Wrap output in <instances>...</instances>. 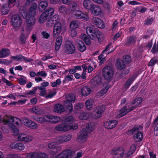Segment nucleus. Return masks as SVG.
Returning <instances> with one entry per match:
<instances>
[{
  "label": "nucleus",
  "mask_w": 158,
  "mask_h": 158,
  "mask_svg": "<svg viewBox=\"0 0 158 158\" xmlns=\"http://www.w3.org/2000/svg\"><path fill=\"white\" fill-rule=\"evenodd\" d=\"M118 122L116 120H110L105 122V127L108 129H111L114 128L118 124Z\"/></svg>",
  "instance_id": "aec40b11"
},
{
  "label": "nucleus",
  "mask_w": 158,
  "mask_h": 158,
  "mask_svg": "<svg viewBox=\"0 0 158 158\" xmlns=\"http://www.w3.org/2000/svg\"><path fill=\"white\" fill-rule=\"evenodd\" d=\"M53 111L54 112L58 113H61L65 111V109L63 105L59 104H57L54 106Z\"/></svg>",
  "instance_id": "bb28decb"
},
{
  "label": "nucleus",
  "mask_w": 158,
  "mask_h": 158,
  "mask_svg": "<svg viewBox=\"0 0 158 158\" xmlns=\"http://www.w3.org/2000/svg\"><path fill=\"white\" fill-rule=\"evenodd\" d=\"M134 79L132 77L128 79L123 86V89L124 91L127 90L129 88Z\"/></svg>",
  "instance_id": "c756f323"
},
{
  "label": "nucleus",
  "mask_w": 158,
  "mask_h": 158,
  "mask_svg": "<svg viewBox=\"0 0 158 158\" xmlns=\"http://www.w3.org/2000/svg\"><path fill=\"white\" fill-rule=\"evenodd\" d=\"M28 33L26 35L23 33H21L20 36V40L21 41V44H24L26 43V39L28 36L29 33L27 32Z\"/></svg>",
  "instance_id": "a18cd8bd"
},
{
  "label": "nucleus",
  "mask_w": 158,
  "mask_h": 158,
  "mask_svg": "<svg viewBox=\"0 0 158 158\" xmlns=\"http://www.w3.org/2000/svg\"><path fill=\"white\" fill-rule=\"evenodd\" d=\"M142 99L141 98L139 97L135 98L133 101L132 103V106L130 107L127 109V106H124L120 110L119 114L117 115V117L119 118L124 116L128 113L133 110L135 108H137L142 102Z\"/></svg>",
  "instance_id": "f257e3e1"
},
{
  "label": "nucleus",
  "mask_w": 158,
  "mask_h": 158,
  "mask_svg": "<svg viewBox=\"0 0 158 158\" xmlns=\"http://www.w3.org/2000/svg\"><path fill=\"white\" fill-rule=\"evenodd\" d=\"M11 7L9 4H5L2 5V15H7L9 12L10 8Z\"/></svg>",
  "instance_id": "7c9ffc66"
},
{
  "label": "nucleus",
  "mask_w": 158,
  "mask_h": 158,
  "mask_svg": "<svg viewBox=\"0 0 158 158\" xmlns=\"http://www.w3.org/2000/svg\"><path fill=\"white\" fill-rule=\"evenodd\" d=\"M72 14L78 19H82L85 20L87 21L89 19V17L87 14H85L78 10H77L76 11H74L73 12Z\"/></svg>",
  "instance_id": "ddd939ff"
},
{
  "label": "nucleus",
  "mask_w": 158,
  "mask_h": 158,
  "mask_svg": "<svg viewBox=\"0 0 158 158\" xmlns=\"http://www.w3.org/2000/svg\"><path fill=\"white\" fill-rule=\"evenodd\" d=\"M84 104L82 103H78L75 106V108L78 110L81 109L83 106Z\"/></svg>",
  "instance_id": "69168bd1"
},
{
  "label": "nucleus",
  "mask_w": 158,
  "mask_h": 158,
  "mask_svg": "<svg viewBox=\"0 0 158 158\" xmlns=\"http://www.w3.org/2000/svg\"><path fill=\"white\" fill-rule=\"evenodd\" d=\"M41 35L43 38L44 39H48L50 36V34L46 31H43L41 33Z\"/></svg>",
  "instance_id": "bf43d9fd"
},
{
  "label": "nucleus",
  "mask_w": 158,
  "mask_h": 158,
  "mask_svg": "<svg viewBox=\"0 0 158 158\" xmlns=\"http://www.w3.org/2000/svg\"><path fill=\"white\" fill-rule=\"evenodd\" d=\"M48 147L54 150L52 151L53 153L52 152L51 153V154L52 155L59 152L60 150V148H57L56 143L54 142L49 143L48 145Z\"/></svg>",
  "instance_id": "393cba45"
},
{
  "label": "nucleus",
  "mask_w": 158,
  "mask_h": 158,
  "mask_svg": "<svg viewBox=\"0 0 158 158\" xmlns=\"http://www.w3.org/2000/svg\"><path fill=\"white\" fill-rule=\"evenodd\" d=\"M10 54V50L8 48H3L0 50V58H3L8 56Z\"/></svg>",
  "instance_id": "c85d7f7f"
},
{
  "label": "nucleus",
  "mask_w": 158,
  "mask_h": 158,
  "mask_svg": "<svg viewBox=\"0 0 158 158\" xmlns=\"http://www.w3.org/2000/svg\"><path fill=\"white\" fill-rule=\"evenodd\" d=\"M94 102V100L92 99L87 100L85 102V106L87 109L90 110L92 107V105Z\"/></svg>",
  "instance_id": "c03bdc74"
},
{
  "label": "nucleus",
  "mask_w": 158,
  "mask_h": 158,
  "mask_svg": "<svg viewBox=\"0 0 158 158\" xmlns=\"http://www.w3.org/2000/svg\"><path fill=\"white\" fill-rule=\"evenodd\" d=\"M124 148L120 147L113 149L111 153L114 158H122L124 155Z\"/></svg>",
  "instance_id": "0eeeda50"
},
{
  "label": "nucleus",
  "mask_w": 158,
  "mask_h": 158,
  "mask_svg": "<svg viewBox=\"0 0 158 158\" xmlns=\"http://www.w3.org/2000/svg\"><path fill=\"white\" fill-rule=\"evenodd\" d=\"M46 13V12L45 13L44 12L41 14L39 19V22L40 23H44L45 21L49 18V16Z\"/></svg>",
  "instance_id": "f704fd0d"
},
{
  "label": "nucleus",
  "mask_w": 158,
  "mask_h": 158,
  "mask_svg": "<svg viewBox=\"0 0 158 158\" xmlns=\"http://www.w3.org/2000/svg\"><path fill=\"white\" fill-rule=\"evenodd\" d=\"M114 74V69L111 67L106 66L102 70V75L106 80L110 81L112 79Z\"/></svg>",
  "instance_id": "423d86ee"
},
{
  "label": "nucleus",
  "mask_w": 158,
  "mask_h": 158,
  "mask_svg": "<svg viewBox=\"0 0 158 158\" xmlns=\"http://www.w3.org/2000/svg\"><path fill=\"white\" fill-rule=\"evenodd\" d=\"M79 24L78 21L75 20L73 21L70 24V27L71 29H76L78 27Z\"/></svg>",
  "instance_id": "37998d69"
},
{
  "label": "nucleus",
  "mask_w": 158,
  "mask_h": 158,
  "mask_svg": "<svg viewBox=\"0 0 158 158\" xmlns=\"http://www.w3.org/2000/svg\"><path fill=\"white\" fill-rule=\"evenodd\" d=\"M87 34L91 39L93 40L98 39L99 42H102L103 40V35L102 33L98 29L95 28L94 30L90 27H87L86 29Z\"/></svg>",
  "instance_id": "f03ea898"
},
{
  "label": "nucleus",
  "mask_w": 158,
  "mask_h": 158,
  "mask_svg": "<svg viewBox=\"0 0 158 158\" xmlns=\"http://www.w3.org/2000/svg\"><path fill=\"white\" fill-rule=\"evenodd\" d=\"M37 76H40L43 77H45L47 76V73L44 71H41L37 73Z\"/></svg>",
  "instance_id": "680f3d73"
},
{
  "label": "nucleus",
  "mask_w": 158,
  "mask_h": 158,
  "mask_svg": "<svg viewBox=\"0 0 158 158\" xmlns=\"http://www.w3.org/2000/svg\"><path fill=\"white\" fill-rule=\"evenodd\" d=\"M94 5L92 2L89 0H85L83 3L84 7L86 9L90 10L91 8Z\"/></svg>",
  "instance_id": "e433bc0d"
},
{
  "label": "nucleus",
  "mask_w": 158,
  "mask_h": 158,
  "mask_svg": "<svg viewBox=\"0 0 158 158\" xmlns=\"http://www.w3.org/2000/svg\"><path fill=\"white\" fill-rule=\"evenodd\" d=\"M157 52H158V47L156 46V43H155L151 50V52H152L153 54H154Z\"/></svg>",
  "instance_id": "4d7b16f0"
},
{
  "label": "nucleus",
  "mask_w": 158,
  "mask_h": 158,
  "mask_svg": "<svg viewBox=\"0 0 158 158\" xmlns=\"http://www.w3.org/2000/svg\"><path fill=\"white\" fill-rule=\"evenodd\" d=\"M26 19V23L28 26V27L27 28L26 31L27 32L30 33L32 28L30 27H31L35 24V19L34 16L28 15Z\"/></svg>",
  "instance_id": "6e6552de"
},
{
  "label": "nucleus",
  "mask_w": 158,
  "mask_h": 158,
  "mask_svg": "<svg viewBox=\"0 0 158 158\" xmlns=\"http://www.w3.org/2000/svg\"><path fill=\"white\" fill-rule=\"evenodd\" d=\"M45 13L46 12L47 15L49 16H51L53 15L54 12V10L53 8H48L47 10L44 11Z\"/></svg>",
  "instance_id": "3c124183"
},
{
  "label": "nucleus",
  "mask_w": 158,
  "mask_h": 158,
  "mask_svg": "<svg viewBox=\"0 0 158 158\" xmlns=\"http://www.w3.org/2000/svg\"><path fill=\"white\" fill-rule=\"evenodd\" d=\"M17 149L20 150H23L25 148L24 145L23 143H17Z\"/></svg>",
  "instance_id": "052dcab7"
},
{
  "label": "nucleus",
  "mask_w": 158,
  "mask_h": 158,
  "mask_svg": "<svg viewBox=\"0 0 158 158\" xmlns=\"http://www.w3.org/2000/svg\"><path fill=\"white\" fill-rule=\"evenodd\" d=\"M78 7V5L77 3L76 2H73L71 10L72 13L74 11H76Z\"/></svg>",
  "instance_id": "e2e57ef3"
},
{
  "label": "nucleus",
  "mask_w": 158,
  "mask_h": 158,
  "mask_svg": "<svg viewBox=\"0 0 158 158\" xmlns=\"http://www.w3.org/2000/svg\"><path fill=\"white\" fill-rule=\"evenodd\" d=\"M73 153L71 150H67L62 151L58 155L56 158H72Z\"/></svg>",
  "instance_id": "dca6fc26"
},
{
  "label": "nucleus",
  "mask_w": 158,
  "mask_h": 158,
  "mask_svg": "<svg viewBox=\"0 0 158 158\" xmlns=\"http://www.w3.org/2000/svg\"><path fill=\"white\" fill-rule=\"evenodd\" d=\"M38 88L41 91L39 94L40 96H44L47 94L46 88H44L42 87H38Z\"/></svg>",
  "instance_id": "603ef678"
},
{
  "label": "nucleus",
  "mask_w": 158,
  "mask_h": 158,
  "mask_svg": "<svg viewBox=\"0 0 158 158\" xmlns=\"http://www.w3.org/2000/svg\"><path fill=\"white\" fill-rule=\"evenodd\" d=\"M78 49L81 52H83L86 49V47L83 42L81 41L78 44Z\"/></svg>",
  "instance_id": "de8ad7c7"
},
{
  "label": "nucleus",
  "mask_w": 158,
  "mask_h": 158,
  "mask_svg": "<svg viewBox=\"0 0 158 158\" xmlns=\"http://www.w3.org/2000/svg\"><path fill=\"white\" fill-rule=\"evenodd\" d=\"M71 138L72 135H64L59 137L58 140L61 143L69 141L71 139Z\"/></svg>",
  "instance_id": "c9c22d12"
},
{
  "label": "nucleus",
  "mask_w": 158,
  "mask_h": 158,
  "mask_svg": "<svg viewBox=\"0 0 158 158\" xmlns=\"http://www.w3.org/2000/svg\"><path fill=\"white\" fill-rule=\"evenodd\" d=\"M61 80L60 79H57L56 81L53 82L52 84V87H55L57 86L58 85H59L61 83Z\"/></svg>",
  "instance_id": "13d9d810"
},
{
  "label": "nucleus",
  "mask_w": 158,
  "mask_h": 158,
  "mask_svg": "<svg viewBox=\"0 0 158 158\" xmlns=\"http://www.w3.org/2000/svg\"><path fill=\"white\" fill-rule=\"evenodd\" d=\"M92 23L97 27L101 29H103L105 25L102 20L99 18L93 17L92 19Z\"/></svg>",
  "instance_id": "a211bd4d"
},
{
  "label": "nucleus",
  "mask_w": 158,
  "mask_h": 158,
  "mask_svg": "<svg viewBox=\"0 0 158 158\" xmlns=\"http://www.w3.org/2000/svg\"><path fill=\"white\" fill-rule=\"evenodd\" d=\"M102 83V78L98 76H96L91 80L92 85L94 87H98Z\"/></svg>",
  "instance_id": "b1692460"
},
{
  "label": "nucleus",
  "mask_w": 158,
  "mask_h": 158,
  "mask_svg": "<svg viewBox=\"0 0 158 158\" xmlns=\"http://www.w3.org/2000/svg\"><path fill=\"white\" fill-rule=\"evenodd\" d=\"M123 61L121 59H118L117 60L116 66L119 70H122L126 67V65Z\"/></svg>",
  "instance_id": "2f4dec72"
},
{
  "label": "nucleus",
  "mask_w": 158,
  "mask_h": 158,
  "mask_svg": "<svg viewBox=\"0 0 158 158\" xmlns=\"http://www.w3.org/2000/svg\"><path fill=\"white\" fill-rule=\"evenodd\" d=\"M154 128V134L155 135L158 136V123L155 125Z\"/></svg>",
  "instance_id": "338daca9"
},
{
  "label": "nucleus",
  "mask_w": 158,
  "mask_h": 158,
  "mask_svg": "<svg viewBox=\"0 0 158 158\" xmlns=\"http://www.w3.org/2000/svg\"><path fill=\"white\" fill-rule=\"evenodd\" d=\"M55 129L57 131H66L70 129V127L68 124L63 123L57 125Z\"/></svg>",
  "instance_id": "f3484780"
},
{
  "label": "nucleus",
  "mask_w": 158,
  "mask_h": 158,
  "mask_svg": "<svg viewBox=\"0 0 158 158\" xmlns=\"http://www.w3.org/2000/svg\"><path fill=\"white\" fill-rule=\"evenodd\" d=\"M48 115H45L43 117H39L36 119V121L40 124H43L45 122H48Z\"/></svg>",
  "instance_id": "a19ab883"
},
{
  "label": "nucleus",
  "mask_w": 158,
  "mask_h": 158,
  "mask_svg": "<svg viewBox=\"0 0 158 158\" xmlns=\"http://www.w3.org/2000/svg\"><path fill=\"white\" fill-rule=\"evenodd\" d=\"M95 127L94 124V123H90L88 124V127L84 129L90 133L94 130Z\"/></svg>",
  "instance_id": "79ce46f5"
},
{
  "label": "nucleus",
  "mask_w": 158,
  "mask_h": 158,
  "mask_svg": "<svg viewBox=\"0 0 158 158\" xmlns=\"http://www.w3.org/2000/svg\"><path fill=\"white\" fill-rule=\"evenodd\" d=\"M65 100L64 101V105L69 110V112L72 111L73 110V105L71 102L75 101L76 97L74 94H68L65 97Z\"/></svg>",
  "instance_id": "20e7f679"
},
{
  "label": "nucleus",
  "mask_w": 158,
  "mask_h": 158,
  "mask_svg": "<svg viewBox=\"0 0 158 158\" xmlns=\"http://www.w3.org/2000/svg\"><path fill=\"white\" fill-rule=\"evenodd\" d=\"M21 123L25 126L31 129H35L38 128V126L35 123L26 118H22Z\"/></svg>",
  "instance_id": "1a4fd4ad"
},
{
  "label": "nucleus",
  "mask_w": 158,
  "mask_h": 158,
  "mask_svg": "<svg viewBox=\"0 0 158 158\" xmlns=\"http://www.w3.org/2000/svg\"><path fill=\"white\" fill-rule=\"evenodd\" d=\"M142 128L141 126H139V127H135L132 130H130L129 132H131L132 133H133L135 131H138Z\"/></svg>",
  "instance_id": "0e129e2a"
},
{
  "label": "nucleus",
  "mask_w": 158,
  "mask_h": 158,
  "mask_svg": "<svg viewBox=\"0 0 158 158\" xmlns=\"http://www.w3.org/2000/svg\"><path fill=\"white\" fill-rule=\"evenodd\" d=\"M123 60L126 63H129L131 61V58L129 56L127 55L123 57Z\"/></svg>",
  "instance_id": "864d4df0"
},
{
  "label": "nucleus",
  "mask_w": 158,
  "mask_h": 158,
  "mask_svg": "<svg viewBox=\"0 0 158 158\" xmlns=\"http://www.w3.org/2000/svg\"><path fill=\"white\" fill-rule=\"evenodd\" d=\"M48 122L53 123H58L60 120V117L57 116H53L48 115Z\"/></svg>",
  "instance_id": "cd10ccee"
},
{
  "label": "nucleus",
  "mask_w": 158,
  "mask_h": 158,
  "mask_svg": "<svg viewBox=\"0 0 158 158\" xmlns=\"http://www.w3.org/2000/svg\"><path fill=\"white\" fill-rule=\"evenodd\" d=\"M8 158H24L20 157L19 156L15 154H10L8 156Z\"/></svg>",
  "instance_id": "774afa93"
},
{
  "label": "nucleus",
  "mask_w": 158,
  "mask_h": 158,
  "mask_svg": "<svg viewBox=\"0 0 158 158\" xmlns=\"http://www.w3.org/2000/svg\"><path fill=\"white\" fill-rule=\"evenodd\" d=\"M58 19V16L54 15L50 18L47 22L46 23V26L48 27H50L53 26V25L57 22V21Z\"/></svg>",
  "instance_id": "5701e85b"
},
{
  "label": "nucleus",
  "mask_w": 158,
  "mask_h": 158,
  "mask_svg": "<svg viewBox=\"0 0 158 158\" xmlns=\"http://www.w3.org/2000/svg\"><path fill=\"white\" fill-rule=\"evenodd\" d=\"M73 118L72 116H69L65 117L64 118L65 123L69 124L73 120Z\"/></svg>",
  "instance_id": "09e8293b"
},
{
  "label": "nucleus",
  "mask_w": 158,
  "mask_h": 158,
  "mask_svg": "<svg viewBox=\"0 0 158 158\" xmlns=\"http://www.w3.org/2000/svg\"><path fill=\"white\" fill-rule=\"evenodd\" d=\"M157 61V60L155 57H153L150 61L149 64V66H152L154 65Z\"/></svg>",
  "instance_id": "6e6d98bb"
},
{
  "label": "nucleus",
  "mask_w": 158,
  "mask_h": 158,
  "mask_svg": "<svg viewBox=\"0 0 158 158\" xmlns=\"http://www.w3.org/2000/svg\"><path fill=\"white\" fill-rule=\"evenodd\" d=\"M48 5L47 2L45 1H41L39 4V10L42 11L46 9Z\"/></svg>",
  "instance_id": "4c0bfd02"
},
{
  "label": "nucleus",
  "mask_w": 158,
  "mask_h": 158,
  "mask_svg": "<svg viewBox=\"0 0 158 158\" xmlns=\"http://www.w3.org/2000/svg\"><path fill=\"white\" fill-rule=\"evenodd\" d=\"M64 50L65 53L68 54L73 53L76 50L75 46L70 42L67 43L65 45Z\"/></svg>",
  "instance_id": "f8f14e48"
},
{
  "label": "nucleus",
  "mask_w": 158,
  "mask_h": 158,
  "mask_svg": "<svg viewBox=\"0 0 158 158\" xmlns=\"http://www.w3.org/2000/svg\"><path fill=\"white\" fill-rule=\"evenodd\" d=\"M62 30L61 24L57 22L55 24L53 29V36L54 38L57 37L60 33Z\"/></svg>",
  "instance_id": "9b49d317"
},
{
  "label": "nucleus",
  "mask_w": 158,
  "mask_h": 158,
  "mask_svg": "<svg viewBox=\"0 0 158 158\" xmlns=\"http://www.w3.org/2000/svg\"><path fill=\"white\" fill-rule=\"evenodd\" d=\"M90 11L91 14L94 16H98L102 13L101 7L94 4L91 7Z\"/></svg>",
  "instance_id": "4468645a"
},
{
  "label": "nucleus",
  "mask_w": 158,
  "mask_h": 158,
  "mask_svg": "<svg viewBox=\"0 0 158 158\" xmlns=\"http://www.w3.org/2000/svg\"><path fill=\"white\" fill-rule=\"evenodd\" d=\"M143 138V134L140 131H138L137 134H135L134 135V139L137 142H139L141 141Z\"/></svg>",
  "instance_id": "58836bf2"
},
{
  "label": "nucleus",
  "mask_w": 158,
  "mask_h": 158,
  "mask_svg": "<svg viewBox=\"0 0 158 158\" xmlns=\"http://www.w3.org/2000/svg\"><path fill=\"white\" fill-rule=\"evenodd\" d=\"M62 42V38L61 36H58L56 39L55 43V49L58 51Z\"/></svg>",
  "instance_id": "473e14b6"
},
{
  "label": "nucleus",
  "mask_w": 158,
  "mask_h": 158,
  "mask_svg": "<svg viewBox=\"0 0 158 158\" xmlns=\"http://www.w3.org/2000/svg\"><path fill=\"white\" fill-rule=\"evenodd\" d=\"M92 91L90 87L88 86H85L80 88L79 92L82 96L85 97L89 95Z\"/></svg>",
  "instance_id": "2eb2a0df"
},
{
  "label": "nucleus",
  "mask_w": 158,
  "mask_h": 158,
  "mask_svg": "<svg viewBox=\"0 0 158 158\" xmlns=\"http://www.w3.org/2000/svg\"><path fill=\"white\" fill-rule=\"evenodd\" d=\"M80 134L78 136V139L82 142H85L90 133L84 128L80 131Z\"/></svg>",
  "instance_id": "4be33fe9"
},
{
  "label": "nucleus",
  "mask_w": 158,
  "mask_h": 158,
  "mask_svg": "<svg viewBox=\"0 0 158 158\" xmlns=\"http://www.w3.org/2000/svg\"><path fill=\"white\" fill-rule=\"evenodd\" d=\"M89 113L83 112L80 114L79 118L81 119L86 120L89 118Z\"/></svg>",
  "instance_id": "49530a36"
},
{
  "label": "nucleus",
  "mask_w": 158,
  "mask_h": 158,
  "mask_svg": "<svg viewBox=\"0 0 158 158\" xmlns=\"http://www.w3.org/2000/svg\"><path fill=\"white\" fill-rule=\"evenodd\" d=\"M106 110L105 106L102 105L98 106L97 108V111L96 114L93 117L95 119H98L101 117L102 114Z\"/></svg>",
  "instance_id": "412c9836"
},
{
  "label": "nucleus",
  "mask_w": 158,
  "mask_h": 158,
  "mask_svg": "<svg viewBox=\"0 0 158 158\" xmlns=\"http://www.w3.org/2000/svg\"><path fill=\"white\" fill-rule=\"evenodd\" d=\"M22 24V19L21 16L14 14L11 18V25L15 29L20 27Z\"/></svg>",
  "instance_id": "39448f33"
},
{
  "label": "nucleus",
  "mask_w": 158,
  "mask_h": 158,
  "mask_svg": "<svg viewBox=\"0 0 158 158\" xmlns=\"http://www.w3.org/2000/svg\"><path fill=\"white\" fill-rule=\"evenodd\" d=\"M110 87L111 86L110 84H108L105 88L101 91L100 93L102 95L105 94Z\"/></svg>",
  "instance_id": "5fc2aeb1"
},
{
  "label": "nucleus",
  "mask_w": 158,
  "mask_h": 158,
  "mask_svg": "<svg viewBox=\"0 0 158 158\" xmlns=\"http://www.w3.org/2000/svg\"><path fill=\"white\" fill-rule=\"evenodd\" d=\"M136 149L135 146V144H133L131 147L130 150L125 154L124 158H127L131 157Z\"/></svg>",
  "instance_id": "72a5a7b5"
},
{
  "label": "nucleus",
  "mask_w": 158,
  "mask_h": 158,
  "mask_svg": "<svg viewBox=\"0 0 158 158\" xmlns=\"http://www.w3.org/2000/svg\"><path fill=\"white\" fill-rule=\"evenodd\" d=\"M3 122L5 124L12 127L15 125L17 126L19 125L21 123V120L15 117L6 116L4 118Z\"/></svg>",
  "instance_id": "7ed1b4c3"
},
{
  "label": "nucleus",
  "mask_w": 158,
  "mask_h": 158,
  "mask_svg": "<svg viewBox=\"0 0 158 158\" xmlns=\"http://www.w3.org/2000/svg\"><path fill=\"white\" fill-rule=\"evenodd\" d=\"M59 10L60 13L64 14H66L69 12V10L64 5H61L59 7Z\"/></svg>",
  "instance_id": "ea45409f"
},
{
  "label": "nucleus",
  "mask_w": 158,
  "mask_h": 158,
  "mask_svg": "<svg viewBox=\"0 0 158 158\" xmlns=\"http://www.w3.org/2000/svg\"><path fill=\"white\" fill-rule=\"evenodd\" d=\"M48 155L44 153L32 152L27 153L26 158H48Z\"/></svg>",
  "instance_id": "9d476101"
},
{
  "label": "nucleus",
  "mask_w": 158,
  "mask_h": 158,
  "mask_svg": "<svg viewBox=\"0 0 158 158\" xmlns=\"http://www.w3.org/2000/svg\"><path fill=\"white\" fill-rule=\"evenodd\" d=\"M136 36L135 35H132L127 38L126 44L128 46L134 44L136 40Z\"/></svg>",
  "instance_id": "a878e982"
},
{
  "label": "nucleus",
  "mask_w": 158,
  "mask_h": 158,
  "mask_svg": "<svg viewBox=\"0 0 158 158\" xmlns=\"http://www.w3.org/2000/svg\"><path fill=\"white\" fill-rule=\"evenodd\" d=\"M18 139L19 141L27 143L31 141L33 139V138L31 136L25 134H20L18 136Z\"/></svg>",
  "instance_id": "6ab92c4d"
},
{
  "label": "nucleus",
  "mask_w": 158,
  "mask_h": 158,
  "mask_svg": "<svg viewBox=\"0 0 158 158\" xmlns=\"http://www.w3.org/2000/svg\"><path fill=\"white\" fill-rule=\"evenodd\" d=\"M31 110L32 112L37 114H40L42 113V111L40 108L36 106L32 108Z\"/></svg>",
  "instance_id": "8fccbe9b"
}]
</instances>
